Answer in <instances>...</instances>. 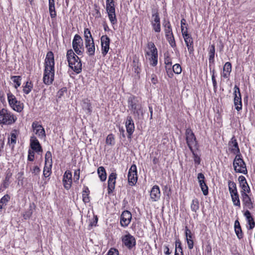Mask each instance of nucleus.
Masks as SVG:
<instances>
[{"instance_id": "nucleus-40", "label": "nucleus", "mask_w": 255, "mask_h": 255, "mask_svg": "<svg viewBox=\"0 0 255 255\" xmlns=\"http://www.w3.org/2000/svg\"><path fill=\"white\" fill-rule=\"evenodd\" d=\"M9 199L10 196L7 194L3 196L0 200V209H2L4 206H5Z\"/></svg>"}, {"instance_id": "nucleus-26", "label": "nucleus", "mask_w": 255, "mask_h": 255, "mask_svg": "<svg viewBox=\"0 0 255 255\" xmlns=\"http://www.w3.org/2000/svg\"><path fill=\"white\" fill-rule=\"evenodd\" d=\"M150 195L151 199L153 201H156L159 199L160 196V192L158 186H153L151 190Z\"/></svg>"}, {"instance_id": "nucleus-16", "label": "nucleus", "mask_w": 255, "mask_h": 255, "mask_svg": "<svg viewBox=\"0 0 255 255\" xmlns=\"http://www.w3.org/2000/svg\"><path fill=\"white\" fill-rule=\"evenodd\" d=\"M101 42L102 46V53L103 56H105L110 49V39L107 35H103L101 38Z\"/></svg>"}, {"instance_id": "nucleus-19", "label": "nucleus", "mask_w": 255, "mask_h": 255, "mask_svg": "<svg viewBox=\"0 0 255 255\" xmlns=\"http://www.w3.org/2000/svg\"><path fill=\"white\" fill-rule=\"evenodd\" d=\"M54 64L55 62L53 53L52 51H49L46 54L45 60V69H46L47 67L48 69H51V70L54 69Z\"/></svg>"}, {"instance_id": "nucleus-15", "label": "nucleus", "mask_w": 255, "mask_h": 255, "mask_svg": "<svg viewBox=\"0 0 255 255\" xmlns=\"http://www.w3.org/2000/svg\"><path fill=\"white\" fill-rule=\"evenodd\" d=\"M131 214L128 211H124L121 215L120 223L122 227H126L130 223L131 219Z\"/></svg>"}, {"instance_id": "nucleus-50", "label": "nucleus", "mask_w": 255, "mask_h": 255, "mask_svg": "<svg viewBox=\"0 0 255 255\" xmlns=\"http://www.w3.org/2000/svg\"><path fill=\"white\" fill-rule=\"evenodd\" d=\"M108 16L110 19V21H111V23L112 24H115L117 23V19L116 18V13H108Z\"/></svg>"}, {"instance_id": "nucleus-12", "label": "nucleus", "mask_w": 255, "mask_h": 255, "mask_svg": "<svg viewBox=\"0 0 255 255\" xmlns=\"http://www.w3.org/2000/svg\"><path fill=\"white\" fill-rule=\"evenodd\" d=\"M128 181L130 186L134 185L137 180L136 166L135 164L131 166L128 173Z\"/></svg>"}, {"instance_id": "nucleus-56", "label": "nucleus", "mask_w": 255, "mask_h": 255, "mask_svg": "<svg viewBox=\"0 0 255 255\" xmlns=\"http://www.w3.org/2000/svg\"><path fill=\"white\" fill-rule=\"evenodd\" d=\"M32 214V211L31 209L28 210L23 215L24 219L27 220L29 219Z\"/></svg>"}, {"instance_id": "nucleus-17", "label": "nucleus", "mask_w": 255, "mask_h": 255, "mask_svg": "<svg viewBox=\"0 0 255 255\" xmlns=\"http://www.w3.org/2000/svg\"><path fill=\"white\" fill-rule=\"evenodd\" d=\"M240 187L241 188V194L242 193H250L251 189L249 186L246 178L241 175L238 178Z\"/></svg>"}, {"instance_id": "nucleus-31", "label": "nucleus", "mask_w": 255, "mask_h": 255, "mask_svg": "<svg viewBox=\"0 0 255 255\" xmlns=\"http://www.w3.org/2000/svg\"><path fill=\"white\" fill-rule=\"evenodd\" d=\"M98 174L102 181H104L107 178V173L105 169L103 166H100L98 168Z\"/></svg>"}, {"instance_id": "nucleus-64", "label": "nucleus", "mask_w": 255, "mask_h": 255, "mask_svg": "<svg viewBox=\"0 0 255 255\" xmlns=\"http://www.w3.org/2000/svg\"><path fill=\"white\" fill-rule=\"evenodd\" d=\"M181 32L183 38L189 35L187 32V28L186 27L184 28V26H181Z\"/></svg>"}, {"instance_id": "nucleus-18", "label": "nucleus", "mask_w": 255, "mask_h": 255, "mask_svg": "<svg viewBox=\"0 0 255 255\" xmlns=\"http://www.w3.org/2000/svg\"><path fill=\"white\" fill-rule=\"evenodd\" d=\"M126 127L128 132V138H131V135L134 131V124L131 116H128L126 122Z\"/></svg>"}, {"instance_id": "nucleus-51", "label": "nucleus", "mask_w": 255, "mask_h": 255, "mask_svg": "<svg viewBox=\"0 0 255 255\" xmlns=\"http://www.w3.org/2000/svg\"><path fill=\"white\" fill-rule=\"evenodd\" d=\"M209 58H215V46L214 45H212L209 47Z\"/></svg>"}, {"instance_id": "nucleus-21", "label": "nucleus", "mask_w": 255, "mask_h": 255, "mask_svg": "<svg viewBox=\"0 0 255 255\" xmlns=\"http://www.w3.org/2000/svg\"><path fill=\"white\" fill-rule=\"evenodd\" d=\"M198 182L203 194L206 196L208 194V187L205 182V176L202 173H198L197 176Z\"/></svg>"}, {"instance_id": "nucleus-58", "label": "nucleus", "mask_w": 255, "mask_h": 255, "mask_svg": "<svg viewBox=\"0 0 255 255\" xmlns=\"http://www.w3.org/2000/svg\"><path fill=\"white\" fill-rule=\"evenodd\" d=\"M185 44H191L193 43V39L191 35L189 34L184 38Z\"/></svg>"}, {"instance_id": "nucleus-30", "label": "nucleus", "mask_w": 255, "mask_h": 255, "mask_svg": "<svg viewBox=\"0 0 255 255\" xmlns=\"http://www.w3.org/2000/svg\"><path fill=\"white\" fill-rule=\"evenodd\" d=\"M163 24L165 28L164 31L165 33V37L168 36H171L173 35L171 26L169 21H165Z\"/></svg>"}, {"instance_id": "nucleus-4", "label": "nucleus", "mask_w": 255, "mask_h": 255, "mask_svg": "<svg viewBox=\"0 0 255 255\" xmlns=\"http://www.w3.org/2000/svg\"><path fill=\"white\" fill-rule=\"evenodd\" d=\"M186 141L190 150L192 149H198L199 147L198 141L194 133L190 128L186 129L185 131Z\"/></svg>"}, {"instance_id": "nucleus-46", "label": "nucleus", "mask_w": 255, "mask_h": 255, "mask_svg": "<svg viewBox=\"0 0 255 255\" xmlns=\"http://www.w3.org/2000/svg\"><path fill=\"white\" fill-rule=\"evenodd\" d=\"M193 154V156L194 158V161L195 164L198 165L200 164L201 159L199 156L198 155L197 153L195 152L194 149H192V150H190Z\"/></svg>"}, {"instance_id": "nucleus-57", "label": "nucleus", "mask_w": 255, "mask_h": 255, "mask_svg": "<svg viewBox=\"0 0 255 255\" xmlns=\"http://www.w3.org/2000/svg\"><path fill=\"white\" fill-rule=\"evenodd\" d=\"M235 233H236L238 238L239 239H241L243 238V232H242L241 228H240V229H239V228L235 229Z\"/></svg>"}, {"instance_id": "nucleus-54", "label": "nucleus", "mask_w": 255, "mask_h": 255, "mask_svg": "<svg viewBox=\"0 0 255 255\" xmlns=\"http://www.w3.org/2000/svg\"><path fill=\"white\" fill-rule=\"evenodd\" d=\"M49 11L50 17L52 19L56 18L57 16L56 11L55 10V7H49Z\"/></svg>"}, {"instance_id": "nucleus-34", "label": "nucleus", "mask_w": 255, "mask_h": 255, "mask_svg": "<svg viewBox=\"0 0 255 255\" xmlns=\"http://www.w3.org/2000/svg\"><path fill=\"white\" fill-rule=\"evenodd\" d=\"M52 164H45L43 169V175L45 177H48L50 176L51 173Z\"/></svg>"}, {"instance_id": "nucleus-9", "label": "nucleus", "mask_w": 255, "mask_h": 255, "mask_svg": "<svg viewBox=\"0 0 255 255\" xmlns=\"http://www.w3.org/2000/svg\"><path fill=\"white\" fill-rule=\"evenodd\" d=\"M150 21L153 30L155 32H160L161 31L160 18L156 9H152V17Z\"/></svg>"}, {"instance_id": "nucleus-23", "label": "nucleus", "mask_w": 255, "mask_h": 255, "mask_svg": "<svg viewBox=\"0 0 255 255\" xmlns=\"http://www.w3.org/2000/svg\"><path fill=\"white\" fill-rule=\"evenodd\" d=\"M32 128L35 134L38 135L40 138L45 137V132L44 128L41 125H38L36 122H33L32 124Z\"/></svg>"}, {"instance_id": "nucleus-39", "label": "nucleus", "mask_w": 255, "mask_h": 255, "mask_svg": "<svg viewBox=\"0 0 255 255\" xmlns=\"http://www.w3.org/2000/svg\"><path fill=\"white\" fill-rule=\"evenodd\" d=\"M191 210L193 212H196L199 209V202L197 199H194L192 200L191 205Z\"/></svg>"}, {"instance_id": "nucleus-53", "label": "nucleus", "mask_w": 255, "mask_h": 255, "mask_svg": "<svg viewBox=\"0 0 255 255\" xmlns=\"http://www.w3.org/2000/svg\"><path fill=\"white\" fill-rule=\"evenodd\" d=\"M27 165L30 166V171L32 172V174L34 175H37L39 173L40 169L37 166H35L32 167L30 164H28Z\"/></svg>"}, {"instance_id": "nucleus-10", "label": "nucleus", "mask_w": 255, "mask_h": 255, "mask_svg": "<svg viewBox=\"0 0 255 255\" xmlns=\"http://www.w3.org/2000/svg\"><path fill=\"white\" fill-rule=\"evenodd\" d=\"M122 237L123 244L129 250H131L136 245L135 238L129 233Z\"/></svg>"}, {"instance_id": "nucleus-63", "label": "nucleus", "mask_w": 255, "mask_h": 255, "mask_svg": "<svg viewBox=\"0 0 255 255\" xmlns=\"http://www.w3.org/2000/svg\"><path fill=\"white\" fill-rule=\"evenodd\" d=\"M107 255H119V252L116 249H111L108 253Z\"/></svg>"}, {"instance_id": "nucleus-60", "label": "nucleus", "mask_w": 255, "mask_h": 255, "mask_svg": "<svg viewBox=\"0 0 255 255\" xmlns=\"http://www.w3.org/2000/svg\"><path fill=\"white\" fill-rule=\"evenodd\" d=\"M186 241L189 249L192 250L193 248L194 242L192 239H186Z\"/></svg>"}, {"instance_id": "nucleus-44", "label": "nucleus", "mask_w": 255, "mask_h": 255, "mask_svg": "<svg viewBox=\"0 0 255 255\" xmlns=\"http://www.w3.org/2000/svg\"><path fill=\"white\" fill-rule=\"evenodd\" d=\"M106 142L107 144L113 145L115 144V138L113 134H109L106 138Z\"/></svg>"}, {"instance_id": "nucleus-42", "label": "nucleus", "mask_w": 255, "mask_h": 255, "mask_svg": "<svg viewBox=\"0 0 255 255\" xmlns=\"http://www.w3.org/2000/svg\"><path fill=\"white\" fill-rule=\"evenodd\" d=\"M87 49V53L90 56H94L95 52V44L89 46L88 47H86Z\"/></svg>"}, {"instance_id": "nucleus-61", "label": "nucleus", "mask_w": 255, "mask_h": 255, "mask_svg": "<svg viewBox=\"0 0 255 255\" xmlns=\"http://www.w3.org/2000/svg\"><path fill=\"white\" fill-rule=\"evenodd\" d=\"M34 153L33 151L29 150L28 155V160L32 161L34 160Z\"/></svg>"}, {"instance_id": "nucleus-38", "label": "nucleus", "mask_w": 255, "mask_h": 255, "mask_svg": "<svg viewBox=\"0 0 255 255\" xmlns=\"http://www.w3.org/2000/svg\"><path fill=\"white\" fill-rule=\"evenodd\" d=\"M164 63L165 64V68L167 73H168L169 72H171V67L172 65V62L169 56H167L165 58Z\"/></svg>"}, {"instance_id": "nucleus-3", "label": "nucleus", "mask_w": 255, "mask_h": 255, "mask_svg": "<svg viewBox=\"0 0 255 255\" xmlns=\"http://www.w3.org/2000/svg\"><path fill=\"white\" fill-rule=\"evenodd\" d=\"M16 120V117L7 109L0 110V124L10 125L14 124Z\"/></svg>"}, {"instance_id": "nucleus-1", "label": "nucleus", "mask_w": 255, "mask_h": 255, "mask_svg": "<svg viewBox=\"0 0 255 255\" xmlns=\"http://www.w3.org/2000/svg\"><path fill=\"white\" fill-rule=\"evenodd\" d=\"M66 57L69 67L77 74L81 73L82 71L81 61L72 49H69L67 51Z\"/></svg>"}, {"instance_id": "nucleus-33", "label": "nucleus", "mask_w": 255, "mask_h": 255, "mask_svg": "<svg viewBox=\"0 0 255 255\" xmlns=\"http://www.w3.org/2000/svg\"><path fill=\"white\" fill-rule=\"evenodd\" d=\"M12 176V173L9 170H7L6 173V176L5 177V179L2 184V187L4 188H6L9 186V179Z\"/></svg>"}, {"instance_id": "nucleus-20", "label": "nucleus", "mask_w": 255, "mask_h": 255, "mask_svg": "<svg viewBox=\"0 0 255 255\" xmlns=\"http://www.w3.org/2000/svg\"><path fill=\"white\" fill-rule=\"evenodd\" d=\"M117 178V174L115 172L111 173L108 178V194L113 193L115 188L116 180Z\"/></svg>"}, {"instance_id": "nucleus-41", "label": "nucleus", "mask_w": 255, "mask_h": 255, "mask_svg": "<svg viewBox=\"0 0 255 255\" xmlns=\"http://www.w3.org/2000/svg\"><path fill=\"white\" fill-rule=\"evenodd\" d=\"M11 79L13 81V82L15 83L14 85L15 88H17V87H19L21 83V77L19 76H13L11 77Z\"/></svg>"}, {"instance_id": "nucleus-48", "label": "nucleus", "mask_w": 255, "mask_h": 255, "mask_svg": "<svg viewBox=\"0 0 255 255\" xmlns=\"http://www.w3.org/2000/svg\"><path fill=\"white\" fill-rule=\"evenodd\" d=\"M166 38L172 47H175L176 46V43L173 34L171 36H166Z\"/></svg>"}, {"instance_id": "nucleus-45", "label": "nucleus", "mask_w": 255, "mask_h": 255, "mask_svg": "<svg viewBox=\"0 0 255 255\" xmlns=\"http://www.w3.org/2000/svg\"><path fill=\"white\" fill-rule=\"evenodd\" d=\"M45 164H52V155L50 151H48L46 152L45 156Z\"/></svg>"}, {"instance_id": "nucleus-52", "label": "nucleus", "mask_w": 255, "mask_h": 255, "mask_svg": "<svg viewBox=\"0 0 255 255\" xmlns=\"http://www.w3.org/2000/svg\"><path fill=\"white\" fill-rule=\"evenodd\" d=\"M175 247V252H179L180 254H182L183 251L181 247V243L179 240L176 241Z\"/></svg>"}, {"instance_id": "nucleus-2", "label": "nucleus", "mask_w": 255, "mask_h": 255, "mask_svg": "<svg viewBox=\"0 0 255 255\" xmlns=\"http://www.w3.org/2000/svg\"><path fill=\"white\" fill-rule=\"evenodd\" d=\"M128 106L129 110L135 118L140 119L143 116V112L141 103L134 96H130L128 100Z\"/></svg>"}, {"instance_id": "nucleus-24", "label": "nucleus", "mask_w": 255, "mask_h": 255, "mask_svg": "<svg viewBox=\"0 0 255 255\" xmlns=\"http://www.w3.org/2000/svg\"><path fill=\"white\" fill-rule=\"evenodd\" d=\"M249 193H242L241 195V198L242 200L243 204L249 209H252L254 208L253 202L251 200V197L249 195Z\"/></svg>"}, {"instance_id": "nucleus-14", "label": "nucleus", "mask_w": 255, "mask_h": 255, "mask_svg": "<svg viewBox=\"0 0 255 255\" xmlns=\"http://www.w3.org/2000/svg\"><path fill=\"white\" fill-rule=\"evenodd\" d=\"M228 147L231 153L236 154V155H241L238 141L235 136H233L229 141Z\"/></svg>"}, {"instance_id": "nucleus-8", "label": "nucleus", "mask_w": 255, "mask_h": 255, "mask_svg": "<svg viewBox=\"0 0 255 255\" xmlns=\"http://www.w3.org/2000/svg\"><path fill=\"white\" fill-rule=\"evenodd\" d=\"M148 47L150 49L149 52H147L146 54L150 55L149 58L150 64L152 66H155L157 64L158 54L157 49L153 42H149L148 44Z\"/></svg>"}, {"instance_id": "nucleus-59", "label": "nucleus", "mask_w": 255, "mask_h": 255, "mask_svg": "<svg viewBox=\"0 0 255 255\" xmlns=\"http://www.w3.org/2000/svg\"><path fill=\"white\" fill-rule=\"evenodd\" d=\"M80 171V169H78V170H75V171L74 172V180L75 182H77L79 179Z\"/></svg>"}, {"instance_id": "nucleus-49", "label": "nucleus", "mask_w": 255, "mask_h": 255, "mask_svg": "<svg viewBox=\"0 0 255 255\" xmlns=\"http://www.w3.org/2000/svg\"><path fill=\"white\" fill-rule=\"evenodd\" d=\"M166 38L172 47H175L176 46V43L173 34L171 36H166Z\"/></svg>"}, {"instance_id": "nucleus-25", "label": "nucleus", "mask_w": 255, "mask_h": 255, "mask_svg": "<svg viewBox=\"0 0 255 255\" xmlns=\"http://www.w3.org/2000/svg\"><path fill=\"white\" fill-rule=\"evenodd\" d=\"M31 148L36 152L42 151L41 146L38 139L34 136L31 137L30 139Z\"/></svg>"}, {"instance_id": "nucleus-6", "label": "nucleus", "mask_w": 255, "mask_h": 255, "mask_svg": "<svg viewBox=\"0 0 255 255\" xmlns=\"http://www.w3.org/2000/svg\"><path fill=\"white\" fill-rule=\"evenodd\" d=\"M242 155H236L233 162L234 170L236 172L247 174L248 171L246 163L241 158Z\"/></svg>"}, {"instance_id": "nucleus-62", "label": "nucleus", "mask_w": 255, "mask_h": 255, "mask_svg": "<svg viewBox=\"0 0 255 255\" xmlns=\"http://www.w3.org/2000/svg\"><path fill=\"white\" fill-rule=\"evenodd\" d=\"M106 10L108 13H115V6H110L106 7Z\"/></svg>"}, {"instance_id": "nucleus-55", "label": "nucleus", "mask_w": 255, "mask_h": 255, "mask_svg": "<svg viewBox=\"0 0 255 255\" xmlns=\"http://www.w3.org/2000/svg\"><path fill=\"white\" fill-rule=\"evenodd\" d=\"M185 236L186 239H191L193 238V235L187 226L185 227Z\"/></svg>"}, {"instance_id": "nucleus-11", "label": "nucleus", "mask_w": 255, "mask_h": 255, "mask_svg": "<svg viewBox=\"0 0 255 255\" xmlns=\"http://www.w3.org/2000/svg\"><path fill=\"white\" fill-rule=\"evenodd\" d=\"M234 103L235 106V109L237 110V111H240L242 109L241 95L240 88L236 85L234 87Z\"/></svg>"}, {"instance_id": "nucleus-36", "label": "nucleus", "mask_w": 255, "mask_h": 255, "mask_svg": "<svg viewBox=\"0 0 255 255\" xmlns=\"http://www.w3.org/2000/svg\"><path fill=\"white\" fill-rule=\"evenodd\" d=\"M232 201L234 206L241 207L240 200L239 194L231 195Z\"/></svg>"}, {"instance_id": "nucleus-22", "label": "nucleus", "mask_w": 255, "mask_h": 255, "mask_svg": "<svg viewBox=\"0 0 255 255\" xmlns=\"http://www.w3.org/2000/svg\"><path fill=\"white\" fill-rule=\"evenodd\" d=\"M72 174L70 171H66L64 173L63 177V183L64 187L67 190L70 189L72 184Z\"/></svg>"}, {"instance_id": "nucleus-29", "label": "nucleus", "mask_w": 255, "mask_h": 255, "mask_svg": "<svg viewBox=\"0 0 255 255\" xmlns=\"http://www.w3.org/2000/svg\"><path fill=\"white\" fill-rule=\"evenodd\" d=\"M229 190L231 195L238 194L236 184L230 180L228 181Z\"/></svg>"}, {"instance_id": "nucleus-7", "label": "nucleus", "mask_w": 255, "mask_h": 255, "mask_svg": "<svg viewBox=\"0 0 255 255\" xmlns=\"http://www.w3.org/2000/svg\"><path fill=\"white\" fill-rule=\"evenodd\" d=\"M72 47L77 55H81L83 54L84 51L83 42V39L79 35L76 34L74 36L72 41Z\"/></svg>"}, {"instance_id": "nucleus-37", "label": "nucleus", "mask_w": 255, "mask_h": 255, "mask_svg": "<svg viewBox=\"0 0 255 255\" xmlns=\"http://www.w3.org/2000/svg\"><path fill=\"white\" fill-rule=\"evenodd\" d=\"M17 138V130L14 129L12 130L10 134V137L8 138V142L13 145L16 143Z\"/></svg>"}, {"instance_id": "nucleus-27", "label": "nucleus", "mask_w": 255, "mask_h": 255, "mask_svg": "<svg viewBox=\"0 0 255 255\" xmlns=\"http://www.w3.org/2000/svg\"><path fill=\"white\" fill-rule=\"evenodd\" d=\"M232 71V65L231 63L229 62H227L224 67H223V71L222 74V76L225 78H227L230 76V73Z\"/></svg>"}, {"instance_id": "nucleus-35", "label": "nucleus", "mask_w": 255, "mask_h": 255, "mask_svg": "<svg viewBox=\"0 0 255 255\" xmlns=\"http://www.w3.org/2000/svg\"><path fill=\"white\" fill-rule=\"evenodd\" d=\"M33 88V84L31 82H26L25 86L23 87V91L25 94H28Z\"/></svg>"}, {"instance_id": "nucleus-47", "label": "nucleus", "mask_w": 255, "mask_h": 255, "mask_svg": "<svg viewBox=\"0 0 255 255\" xmlns=\"http://www.w3.org/2000/svg\"><path fill=\"white\" fill-rule=\"evenodd\" d=\"M172 71L176 74H179L181 73L182 69L179 64H175L172 66Z\"/></svg>"}, {"instance_id": "nucleus-13", "label": "nucleus", "mask_w": 255, "mask_h": 255, "mask_svg": "<svg viewBox=\"0 0 255 255\" xmlns=\"http://www.w3.org/2000/svg\"><path fill=\"white\" fill-rule=\"evenodd\" d=\"M54 69H44V76L43 81L45 84L49 85L51 84L54 81Z\"/></svg>"}, {"instance_id": "nucleus-5", "label": "nucleus", "mask_w": 255, "mask_h": 255, "mask_svg": "<svg viewBox=\"0 0 255 255\" xmlns=\"http://www.w3.org/2000/svg\"><path fill=\"white\" fill-rule=\"evenodd\" d=\"M7 100L10 107L15 111L18 113L21 112L23 109V104L20 101H17L15 97L10 92L7 94Z\"/></svg>"}, {"instance_id": "nucleus-28", "label": "nucleus", "mask_w": 255, "mask_h": 255, "mask_svg": "<svg viewBox=\"0 0 255 255\" xmlns=\"http://www.w3.org/2000/svg\"><path fill=\"white\" fill-rule=\"evenodd\" d=\"M244 216L246 217L250 225V229H252L255 226V222L251 213L249 210H247L244 213Z\"/></svg>"}, {"instance_id": "nucleus-43", "label": "nucleus", "mask_w": 255, "mask_h": 255, "mask_svg": "<svg viewBox=\"0 0 255 255\" xmlns=\"http://www.w3.org/2000/svg\"><path fill=\"white\" fill-rule=\"evenodd\" d=\"M85 41L94 40L90 30L88 28L84 29Z\"/></svg>"}, {"instance_id": "nucleus-32", "label": "nucleus", "mask_w": 255, "mask_h": 255, "mask_svg": "<svg viewBox=\"0 0 255 255\" xmlns=\"http://www.w3.org/2000/svg\"><path fill=\"white\" fill-rule=\"evenodd\" d=\"M89 193L90 191L89 188L87 187H84L82 192V197L83 201L85 203H87L90 202Z\"/></svg>"}]
</instances>
